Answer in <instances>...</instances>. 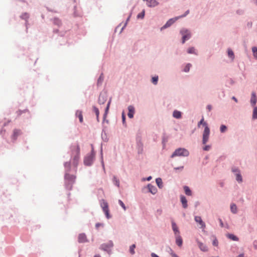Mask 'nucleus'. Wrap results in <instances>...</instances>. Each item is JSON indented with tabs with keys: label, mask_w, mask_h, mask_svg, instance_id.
<instances>
[{
	"label": "nucleus",
	"mask_w": 257,
	"mask_h": 257,
	"mask_svg": "<svg viewBox=\"0 0 257 257\" xmlns=\"http://www.w3.org/2000/svg\"><path fill=\"white\" fill-rule=\"evenodd\" d=\"M202 124L204 127V130L203 133L202 143L203 144H206L208 142L210 134V129L208 126L207 123L204 121V117H202L201 120L198 123V127H200V125Z\"/></svg>",
	"instance_id": "obj_1"
},
{
	"label": "nucleus",
	"mask_w": 257,
	"mask_h": 257,
	"mask_svg": "<svg viewBox=\"0 0 257 257\" xmlns=\"http://www.w3.org/2000/svg\"><path fill=\"white\" fill-rule=\"evenodd\" d=\"M72 154L73 158V164L75 167L78 165L80 156V148L78 145L72 147Z\"/></svg>",
	"instance_id": "obj_2"
},
{
	"label": "nucleus",
	"mask_w": 257,
	"mask_h": 257,
	"mask_svg": "<svg viewBox=\"0 0 257 257\" xmlns=\"http://www.w3.org/2000/svg\"><path fill=\"white\" fill-rule=\"evenodd\" d=\"M189 151L184 148H179L175 150L171 156L172 158L176 156L187 157L189 155Z\"/></svg>",
	"instance_id": "obj_3"
},
{
	"label": "nucleus",
	"mask_w": 257,
	"mask_h": 257,
	"mask_svg": "<svg viewBox=\"0 0 257 257\" xmlns=\"http://www.w3.org/2000/svg\"><path fill=\"white\" fill-rule=\"evenodd\" d=\"M100 206L102 208V210L104 213H105L106 218L107 219L110 218L111 217V216L109 213L108 203L104 199H102L100 201Z\"/></svg>",
	"instance_id": "obj_4"
},
{
	"label": "nucleus",
	"mask_w": 257,
	"mask_h": 257,
	"mask_svg": "<svg viewBox=\"0 0 257 257\" xmlns=\"http://www.w3.org/2000/svg\"><path fill=\"white\" fill-rule=\"evenodd\" d=\"M189 11L188 10L186 12L185 15L170 19L169 21H167L166 24L162 28V29L167 28L170 27L179 18L185 17L189 13Z\"/></svg>",
	"instance_id": "obj_5"
},
{
	"label": "nucleus",
	"mask_w": 257,
	"mask_h": 257,
	"mask_svg": "<svg viewBox=\"0 0 257 257\" xmlns=\"http://www.w3.org/2000/svg\"><path fill=\"white\" fill-rule=\"evenodd\" d=\"M94 158V153L92 150L91 154L87 155L84 159V163L85 165L90 166L91 165Z\"/></svg>",
	"instance_id": "obj_6"
},
{
	"label": "nucleus",
	"mask_w": 257,
	"mask_h": 257,
	"mask_svg": "<svg viewBox=\"0 0 257 257\" xmlns=\"http://www.w3.org/2000/svg\"><path fill=\"white\" fill-rule=\"evenodd\" d=\"M76 177L73 175L66 174L65 179L68 182L67 187L69 189L72 188V184L75 182Z\"/></svg>",
	"instance_id": "obj_7"
},
{
	"label": "nucleus",
	"mask_w": 257,
	"mask_h": 257,
	"mask_svg": "<svg viewBox=\"0 0 257 257\" xmlns=\"http://www.w3.org/2000/svg\"><path fill=\"white\" fill-rule=\"evenodd\" d=\"M182 35V43H184L185 41L190 38V33L189 31L186 29H183L180 32Z\"/></svg>",
	"instance_id": "obj_8"
},
{
	"label": "nucleus",
	"mask_w": 257,
	"mask_h": 257,
	"mask_svg": "<svg viewBox=\"0 0 257 257\" xmlns=\"http://www.w3.org/2000/svg\"><path fill=\"white\" fill-rule=\"evenodd\" d=\"M195 220L196 222L198 223L201 225V228H202L203 229L205 228V226H206L205 224L202 221L200 216H195Z\"/></svg>",
	"instance_id": "obj_9"
},
{
	"label": "nucleus",
	"mask_w": 257,
	"mask_h": 257,
	"mask_svg": "<svg viewBox=\"0 0 257 257\" xmlns=\"http://www.w3.org/2000/svg\"><path fill=\"white\" fill-rule=\"evenodd\" d=\"M128 116L132 118L134 116V114L135 113V108L134 106H132V105H130L128 106Z\"/></svg>",
	"instance_id": "obj_10"
},
{
	"label": "nucleus",
	"mask_w": 257,
	"mask_h": 257,
	"mask_svg": "<svg viewBox=\"0 0 257 257\" xmlns=\"http://www.w3.org/2000/svg\"><path fill=\"white\" fill-rule=\"evenodd\" d=\"M112 245H113L112 242L111 241H110L109 242H108L107 244H106V243L102 244L101 245V248L104 250H107L111 247H112Z\"/></svg>",
	"instance_id": "obj_11"
},
{
	"label": "nucleus",
	"mask_w": 257,
	"mask_h": 257,
	"mask_svg": "<svg viewBox=\"0 0 257 257\" xmlns=\"http://www.w3.org/2000/svg\"><path fill=\"white\" fill-rule=\"evenodd\" d=\"M158 4V2L156 0H147V6L149 7H155Z\"/></svg>",
	"instance_id": "obj_12"
},
{
	"label": "nucleus",
	"mask_w": 257,
	"mask_h": 257,
	"mask_svg": "<svg viewBox=\"0 0 257 257\" xmlns=\"http://www.w3.org/2000/svg\"><path fill=\"white\" fill-rule=\"evenodd\" d=\"M87 241L86 236L84 233H81L78 236V241L82 243Z\"/></svg>",
	"instance_id": "obj_13"
},
{
	"label": "nucleus",
	"mask_w": 257,
	"mask_h": 257,
	"mask_svg": "<svg viewBox=\"0 0 257 257\" xmlns=\"http://www.w3.org/2000/svg\"><path fill=\"white\" fill-rule=\"evenodd\" d=\"M148 188L149 190V192L152 193L153 194H156L157 192V189L156 188V187L151 184H149L148 185Z\"/></svg>",
	"instance_id": "obj_14"
},
{
	"label": "nucleus",
	"mask_w": 257,
	"mask_h": 257,
	"mask_svg": "<svg viewBox=\"0 0 257 257\" xmlns=\"http://www.w3.org/2000/svg\"><path fill=\"white\" fill-rule=\"evenodd\" d=\"M181 202L182 204L183 207L184 208H186L187 207V200L186 197L183 195L180 197Z\"/></svg>",
	"instance_id": "obj_15"
},
{
	"label": "nucleus",
	"mask_w": 257,
	"mask_h": 257,
	"mask_svg": "<svg viewBox=\"0 0 257 257\" xmlns=\"http://www.w3.org/2000/svg\"><path fill=\"white\" fill-rule=\"evenodd\" d=\"M106 100V97L105 95L100 94L98 98V102L100 104H103Z\"/></svg>",
	"instance_id": "obj_16"
},
{
	"label": "nucleus",
	"mask_w": 257,
	"mask_h": 257,
	"mask_svg": "<svg viewBox=\"0 0 257 257\" xmlns=\"http://www.w3.org/2000/svg\"><path fill=\"white\" fill-rule=\"evenodd\" d=\"M198 245L201 250L203 251H206L207 250V247L203 243L198 241Z\"/></svg>",
	"instance_id": "obj_17"
},
{
	"label": "nucleus",
	"mask_w": 257,
	"mask_h": 257,
	"mask_svg": "<svg viewBox=\"0 0 257 257\" xmlns=\"http://www.w3.org/2000/svg\"><path fill=\"white\" fill-rule=\"evenodd\" d=\"M256 95L254 92H252L250 99V102L252 105H254L256 103Z\"/></svg>",
	"instance_id": "obj_18"
},
{
	"label": "nucleus",
	"mask_w": 257,
	"mask_h": 257,
	"mask_svg": "<svg viewBox=\"0 0 257 257\" xmlns=\"http://www.w3.org/2000/svg\"><path fill=\"white\" fill-rule=\"evenodd\" d=\"M173 116L176 118H180L181 117V112L178 110H175L173 112Z\"/></svg>",
	"instance_id": "obj_19"
},
{
	"label": "nucleus",
	"mask_w": 257,
	"mask_h": 257,
	"mask_svg": "<svg viewBox=\"0 0 257 257\" xmlns=\"http://www.w3.org/2000/svg\"><path fill=\"white\" fill-rule=\"evenodd\" d=\"M176 243L178 246H182V239L180 236H179V235L177 236L176 239Z\"/></svg>",
	"instance_id": "obj_20"
},
{
	"label": "nucleus",
	"mask_w": 257,
	"mask_h": 257,
	"mask_svg": "<svg viewBox=\"0 0 257 257\" xmlns=\"http://www.w3.org/2000/svg\"><path fill=\"white\" fill-rule=\"evenodd\" d=\"M226 236L228 238H229V239H231L232 240H234V241H238V237L237 236H236L235 235L232 234L228 233V234H227L226 235Z\"/></svg>",
	"instance_id": "obj_21"
},
{
	"label": "nucleus",
	"mask_w": 257,
	"mask_h": 257,
	"mask_svg": "<svg viewBox=\"0 0 257 257\" xmlns=\"http://www.w3.org/2000/svg\"><path fill=\"white\" fill-rule=\"evenodd\" d=\"M76 115L79 118L80 122H83V116L81 111L77 110L76 112Z\"/></svg>",
	"instance_id": "obj_22"
},
{
	"label": "nucleus",
	"mask_w": 257,
	"mask_h": 257,
	"mask_svg": "<svg viewBox=\"0 0 257 257\" xmlns=\"http://www.w3.org/2000/svg\"><path fill=\"white\" fill-rule=\"evenodd\" d=\"M21 134V131L19 130H14L13 132V138L15 140L17 137Z\"/></svg>",
	"instance_id": "obj_23"
},
{
	"label": "nucleus",
	"mask_w": 257,
	"mask_h": 257,
	"mask_svg": "<svg viewBox=\"0 0 257 257\" xmlns=\"http://www.w3.org/2000/svg\"><path fill=\"white\" fill-rule=\"evenodd\" d=\"M156 183L160 188L163 187V182L162 179L160 178H157L156 180Z\"/></svg>",
	"instance_id": "obj_24"
},
{
	"label": "nucleus",
	"mask_w": 257,
	"mask_h": 257,
	"mask_svg": "<svg viewBox=\"0 0 257 257\" xmlns=\"http://www.w3.org/2000/svg\"><path fill=\"white\" fill-rule=\"evenodd\" d=\"M184 189L186 195L189 196H191L192 195L191 191L188 186H184Z\"/></svg>",
	"instance_id": "obj_25"
},
{
	"label": "nucleus",
	"mask_w": 257,
	"mask_h": 257,
	"mask_svg": "<svg viewBox=\"0 0 257 257\" xmlns=\"http://www.w3.org/2000/svg\"><path fill=\"white\" fill-rule=\"evenodd\" d=\"M230 209L232 213H235L237 211V207L235 204H232L230 205Z\"/></svg>",
	"instance_id": "obj_26"
},
{
	"label": "nucleus",
	"mask_w": 257,
	"mask_h": 257,
	"mask_svg": "<svg viewBox=\"0 0 257 257\" xmlns=\"http://www.w3.org/2000/svg\"><path fill=\"white\" fill-rule=\"evenodd\" d=\"M172 228L175 234L179 233V230L177 225L174 222H172Z\"/></svg>",
	"instance_id": "obj_27"
},
{
	"label": "nucleus",
	"mask_w": 257,
	"mask_h": 257,
	"mask_svg": "<svg viewBox=\"0 0 257 257\" xmlns=\"http://www.w3.org/2000/svg\"><path fill=\"white\" fill-rule=\"evenodd\" d=\"M93 111H94V112H95V113L96 114V117H97V119L98 121L99 113V110H98V109L97 107H96L95 106H93Z\"/></svg>",
	"instance_id": "obj_28"
},
{
	"label": "nucleus",
	"mask_w": 257,
	"mask_h": 257,
	"mask_svg": "<svg viewBox=\"0 0 257 257\" xmlns=\"http://www.w3.org/2000/svg\"><path fill=\"white\" fill-rule=\"evenodd\" d=\"M236 180L239 182H241L242 180V177L240 174V173H236Z\"/></svg>",
	"instance_id": "obj_29"
},
{
	"label": "nucleus",
	"mask_w": 257,
	"mask_h": 257,
	"mask_svg": "<svg viewBox=\"0 0 257 257\" xmlns=\"http://www.w3.org/2000/svg\"><path fill=\"white\" fill-rule=\"evenodd\" d=\"M103 79H104L103 75L102 74H101L100 75V76L98 78V80H97V84H98V85L101 84L102 83V81H103Z\"/></svg>",
	"instance_id": "obj_30"
},
{
	"label": "nucleus",
	"mask_w": 257,
	"mask_h": 257,
	"mask_svg": "<svg viewBox=\"0 0 257 257\" xmlns=\"http://www.w3.org/2000/svg\"><path fill=\"white\" fill-rule=\"evenodd\" d=\"M252 118L253 119L257 118V107H254L253 109Z\"/></svg>",
	"instance_id": "obj_31"
},
{
	"label": "nucleus",
	"mask_w": 257,
	"mask_h": 257,
	"mask_svg": "<svg viewBox=\"0 0 257 257\" xmlns=\"http://www.w3.org/2000/svg\"><path fill=\"white\" fill-rule=\"evenodd\" d=\"M252 51L253 54V56L255 59H257V47H253L252 48Z\"/></svg>",
	"instance_id": "obj_32"
},
{
	"label": "nucleus",
	"mask_w": 257,
	"mask_h": 257,
	"mask_svg": "<svg viewBox=\"0 0 257 257\" xmlns=\"http://www.w3.org/2000/svg\"><path fill=\"white\" fill-rule=\"evenodd\" d=\"M136 247L135 244H133L130 246V252L132 254H134L135 253V248Z\"/></svg>",
	"instance_id": "obj_33"
},
{
	"label": "nucleus",
	"mask_w": 257,
	"mask_h": 257,
	"mask_svg": "<svg viewBox=\"0 0 257 257\" xmlns=\"http://www.w3.org/2000/svg\"><path fill=\"white\" fill-rule=\"evenodd\" d=\"M113 182L114 183V184L117 186V187L119 186V180L117 179V178L116 177H114L113 178Z\"/></svg>",
	"instance_id": "obj_34"
},
{
	"label": "nucleus",
	"mask_w": 257,
	"mask_h": 257,
	"mask_svg": "<svg viewBox=\"0 0 257 257\" xmlns=\"http://www.w3.org/2000/svg\"><path fill=\"white\" fill-rule=\"evenodd\" d=\"M191 66V65L189 63V64H187L184 69V71L185 72H189Z\"/></svg>",
	"instance_id": "obj_35"
},
{
	"label": "nucleus",
	"mask_w": 257,
	"mask_h": 257,
	"mask_svg": "<svg viewBox=\"0 0 257 257\" xmlns=\"http://www.w3.org/2000/svg\"><path fill=\"white\" fill-rule=\"evenodd\" d=\"M228 55L229 57L231 58L232 59L233 58L234 54H233V51L231 50H230V49L228 50Z\"/></svg>",
	"instance_id": "obj_36"
},
{
	"label": "nucleus",
	"mask_w": 257,
	"mask_h": 257,
	"mask_svg": "<svg viewBox=\"0 0 257 257\" xmlns=\"http://www.w3.org/2000/svg\"><path fill=\"white\" fill-rule=\"evenodd\" d=\"M21 17L22 19L27 20L29 18V15H28V14L26 13L23 14L21 15Z\"/></svg>",
	"instance_id": "obj_37"
},
{
	"label": "nucleus",
	"mask_w": 257,
	"mask_h": 257,
	"mask_svg": "<svg viewBox=\"0 0 257 257\" xmlns=\"http://www.w3.org/2000/svg\"><path fill=\"white\" fill-rule=\"evenodd\" d=\"M188 53L189 54H194L195 52V49L193 47L189 48L188 49Z\"/></svg>",
	"instance_id": "obj_38"
},
{
	"label": "nucleus",
	"mask_w": 257,
	"mask_h": 257,
	"mask_svg": "<svg viewBox=\"0 0 257 257\" xmlns=\"http://www.w3.org/2000/svg\"><path fill=\"white\" fill-rule=\"evenodd\" d=\"M158 80V76L153 77L152 78V82L154 84H156L157 83Z\"/></svg>",
	"instance_id": "obj_39"
},
{
	"label": "nucleus",
	"mask_w": 257,
	"mask_h": 257,
	"mask_svg": "<svg viewBox=\"0 0 257 257\" xmlns=\"http://www.w3.org/2000/svg\"><path fill=\"white\" fill-rule=\"evenodd\" d=\"M110 102H111V100L110 99L109 101H108L107 104V106H106V109H105V115H106L107 112H108V111L109 108V106H110Z\"/></svg>",
	"instance_id": "obj_40"
},
{
	"label": "nucleus",
	"mask_w": 257,
	"mask_h": 257,
	"mask_svg": "<svg viewBox=\"0 0 257 257\" xmlns=\"http://www.w3.org/2000/svg\"><path fill=\"white\" fill-rule=\"evenodd\" d=\"M220 132L221 133H224V132H225L226 131L227 127L224 125H221L220 126Z\"/></svg>",
	"instance_id": "obj_41"
},
{
	"label": "nucleus",
	"mask_w": 257,
	"mask_h": 257,
	"mask_svg": "<svg viewBox=\"0 0 257 257\" xmlns=\"http://www.w3.org/2000/svg\"><path fill=\"white\" fill-rule=\"evenodd\" d=\"M118 203L119 204V205L122 207V208L125 210H126V207H125V206L124 205V204L123 203V202L120 200H118Z\"/></svg>",
	"instance_id": "obj_42"
},
{
	"label": "nucleus",
	"mask_w": 257,
	"mask_h": 257,
	"mask_svg": "<svg viewBox=\"0 0 257 257\" xmlns=\"http://www.w3.org/2000/svg\"><path fill=\"white\" fill-rule=\"evenodd\" d=\"M144 16H145V11H143L142 13H141L140 14H139L138 15V18L143 19V18H144Z\"/></svg>",
	"instance_id": "obj_43"
},
{
	"label": "nucleus",
	"mask_w": 257,
	"mask_h": 257,
	"mask_svg": "<svg viewBox=\"0 0 257 257\" xmlns=\"http://www.w3.org/2000/svg\"><path fill=\"white\" fill-rule=\"evenodd\" d=\"M232 172H234V173H239V170H238V169H237V168H233V169H232Z\"/></svg>",
	"instance_id": "obj_44"
},
{
	"label": "nucleus",
	"mask_w": 257,
	"mask_h": 257,
	"mask_svg": "<svg viewBox=\"0 0 257 257\" xmlns=\"http://www.w3.org/2000/svg\"><path fill=\"white\" fill-rule=\"evenodd\" d=\"M122 119L123 123H124L125 122V115H124V112H122Z\"/></svg>",
	"instance_id": "obj_45"
},
{
	"label": "nucleus",
	"mask_w": 257,
	"mask_h": 257,
	"mask_svg": "<svg viewBox=\"0 0 257 257\" xmlns=\"http://www.w3.org/2000/svg\"><path fill=\"white\" fill-rule=\"evenodd\" d=\"M213 244L215 246H217L218 245V241L217 240V239H215L213 241Z\"/></svg>",
	"instance_id": "obj_46"
},
{
	"label": "nucleus",
	"mask_w": 257,
	"mask_h": 257,
	"mask_svg": "<svg viewBox=\"0 0 257 257\" xmlns=\"http://www.w3.org/2000/svg\"><path fill=\"white\" fill-rule=\"evenodd\" d=\"M103 224L100 223H97L95 224V226L97 228H98L99 226H102Z\"/></svg>",
	"instance_id": "obj_47"
},
{
	"label": "nucleus",
	"mask_w": 257,
	"mask_h": 257,
	"mask_svg": "<svg viewBox=\"0 0 257 257\" xmlns=\"http://www.w3.org/2000/svg\"><path fill=\"white\" fill-rule=\"evenodd\" d=\"M209 148H210V147L209 146H206L204 147L203 149L205 151H208V150H209Z\"/></svg>",
	"instance_id": "obj_48"
},
{
	"label": "nucleus",
	"mask_w": 257,
	"mask_h": 257,
	"mask_svg": "<svg viewBox=\"0 0 257 257\" xmlns=\"http://www.w3.org/2000/svg\"><path fill=\"white\" fill-rule=\"evenodd\" d=\"M151 256L152 257H159L158 255H157L156 253H151Z\"/></svg>",
	"instance_id": "obj_49"
},
{
	"label": "nucleus",
	"mask_w": 257,
	"mask_h": 257,
	"mask_svg": "<svg viewBox=\"0 0 257 257\" xmlns=\"http://www.w3.org/2000/svg\"><path fill=\"white\" fill-rule=\"evenodd\" d=\"M207 108L208 109L209 111H210L212 109V106L210 105H208L207 106Z\"/></svg>",
	"instance_id": "obj_50"
},
{
	"label": "nucleus",
	"mask_w": 257,
	"mask_h": 257,
	"mask_svg": "<svg viewBox=\"0 0 257 257\" xmlns=\"http://www.w3.org/2000/svg\"><path fill=\"white\" fill-rule=\"evenodd\" d=\"M219 222H220L221 226L223 227V222H222V220L221 219H219Z\"/></svg>",
	"instance_id": "obj_51"
},
{
	"label": "nucleus",
	"mask_w": 257,
	"mask_h": 257,
	"mask_svg": "<svg viewBox=\"0 0 257 257\" xmlns=\"http://www.w3.org/2000/svg\"><path fill=\"white\" fill-rule=\"evenodd\" d=\"M183 166L180 167H179V168H175L174 169H175V170H177V169H181V170H182V169H183Z\"/></svg>",
	"instance_id": "obj_52"
},
{
	"label": "nucleus",
	"mask_w": 257,
	"mask_h": 257,
	"mask_svg": "<svg viewBox=\"0 0 257 257\" xmlns=\"http://www.w3.org/2000/svg\"><path fill=\"white\" fill-rule=\"evenodd\" d=\"M236 257H244V254L243 253L240 254Z\"/></svg>",
	"instance_id": "obj_53"
},
{
	"label": "nucleus",
	"mask_w": 257,
	"mask_h": 257,
	"mask_svg": "<svg viewBox=\"0 0 257 257\" xmlns=\"http://www.w3.org/2000/svg\"><path fill=\"white\" fill-rule=\"evenodd\" d=\"M232 98V99H233L235 102H237V99H236L234 96H233Z\"/></svg>",
	"instance_id": "obj_54"
},
{
	"label": "nucleus",
	"mask_w": 257,
	"mask_h": 257,
	"mask_svg": "<svg viewBox=\"0 0 257 257\" xmlns=\"http://www.w3.org/2000/svg\"><path fill=\"white\" fill-rule=\"evenodd\" d=\"M152 179V177L151 176L149 177L147 179L148 181Z\"/></svg>",
	"instance_id": "obj_55"
},
{
	"label": "nucleus",
	"mask_w": 257,
	"mask_h": 257,
	"mask_svg": "<svg viewBox=\"0 0 257 257\" xmlns=\"http://www.w3.org/2000/svg\"><path fill=\"white\" fill-rule=\"evenodd\" d=\"M94 257H100V256L99 254H96V255H94Z\"/></svg>",
	"instance_id": "obj_56"
},
{
	"label": "nucleus",
	"mask_w": 257,
	"mask_h": 257,
	"mask_svg": "<svg viewBox=\"0 0 257 257\" xmlns=\"http://www.w3.org/2000/svg\"><path fill=\"white\" fill-rule=\"evenodd\" d=\"M131 16H130L127 19V20H126V23L129 21V19H130V18Z\"/></svg>",
	"instance_id": "obj_57"
},
{
	"label": "nucleus",
	"mask_w": 257,
	"mask_h": 257,
	"mask_svg": "<svg viewBox=\"0 0 257 257\" xmlns=\"http://www.w3.org/2000/svg\"><path fill=\"white\" fill-rule=\"evenodd\" d=\"M256 5H257V1H256Z\"/></svg>",
	"instance_id": "obj_58"
}]
</instances>
